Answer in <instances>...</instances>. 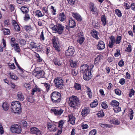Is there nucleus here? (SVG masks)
<instances>
[{
    "mask_svg": "<svg viewBox=\"0 0 135 135\" xmlns=\"http://www.w3.org/2000/svg\"><path fill=\"white\" fill-rule=\"evenodd\" d=\"M49 27L52 30L53 32L59 35L63 34L65 30L64 26L59 23H56V25L52 23L50 25Z\"/></svg>",
    "mask_w": 135,
    "mask_h": 135,
    "instance_id": "nucleus-1",
    "label": "nucleus"
},
{
    "mask_svg": "<svg viewBox=\"0 0 135 135\" xmlns=\"http://www.w3.org/2000/svg\"><path fill=\"white\" fill-rule=\"evenodd\" d=\"M89 66L87 64H83L80 67L81 72L83 73V79L87 81L90 79L91 76V70L89 69Z\"/></svg>",
    "mask_w": 135,
    "mask_h": 135,
    "instance_id": "nucleus-2",
    "label": "nucleus"
},
{
    "mask_svg": "<svg viewBox=\"0 0 135 135\" xmlns=\"http://www.w3.org/2000/svg\"><path fill=\"white\" fill-rule=\"evenodd\" d=\"M50 98L51 102L53 104H57L61 101V94L58 91H54L51 94Z\"/></svg>",
    "mask_w": 135,
    "mask_h": 135,
    "instance_id": "nucleus-3",
    "label": "nucleus"
},
{
    "mask_svg": "<svg viewBox=\"0 0 135 135\" xmlns=\"http://www.w3.org/2000/svg\"><path fill=\"white\" fill-rule=\"evenodd\" d=\"M11 111L15 113H20L21 112V104L19 101H13L11 103Z\"/></svg>",
    "mask_w": 135,
    "mask_h": 135,
    "instance_id": "nucleus-4",
    "label": "nucleus"
},
{
    "mask_svg": "<svg viewBox=\"0 0 135 135\" xmlns=\"http://www.w3.org/2000/svg\"><path fill=\"white\" fill-rule=\"evenodd\" d=\"M51 41L53 46L55 49L58 52L60 51V45L58 38L55 36H54L52 38Z\"/></svg>",
    "mask_w": 135,
    "mask_h": 135,
    "instance_id": "nucleus-5",
    "label": "nucleus"
},
{
    "mask_svg": "<svg viewBox=\"0 0 135 135\" xmlns=\"http://www.w3.org/2000/svg\"><path fill=\"white\" fill-rule=\"evenodd\" d=\"M63 82L61 78L57 77L54 79L53 82L57 88L61 89L62 88L63 86Z\"/></svg>",
    "mask_w": 135,
    "mask_h": 135,
    "instance_id": "nucleus-6",
    "label": "nucleus"
},
{
    "mask_svg": "<svg viewBox=\"0 0 135 135\" xmlns=\"http://www.w3.org/2000/svg\"><path fill=\"white\" fill-rule=\"evenodd\" d=\"M29 46L31 49H34L37 52L43 51L44 50V47H42L40 44L33 42H31L30 43Z\"/></svg>",
    "mask_w": 135,
    "mask_h": 135,
    "instance_id": "nucleus-7",
    "label": "nucleus"
},
{
    "mask_svg": "<svg viewBox=\"0 0 135 135\" xmlns=\"http://www.w3.org/2000/svg\"><path fill=\"white\" fill-rule=\"evenodd\" d=\"M67 102L70 106L74 109L76 108V96L72 95L67 99Z\"/></svg>",
    "mask_w": 135,
    "mask_h": 135,
    "instance_id": "nucleus-8",
    "label": "nucleus"
},
{
    "mask_svg": "<svg viewBox=\"0 0 135 135\" xmlns=\"http://www.w3.org/2000/svg\"><path fill=\"white\" fill-rule=\"evenodd\" d=\"M40 69H41V68L37 67L35 69L33 73L34 75L38 78L43 77L45 75L44 71L40 70Z\"/></svg>",
    "mask_w": 135,
    "mask_h": 135,
    "instance_id": "nucleus-9",
    "label": "nucleus"
},
{
    "mask_svg": "<svg viewBox=\"0 0 135 135\" xmlns=\"http://www.w3.org/2000/svg\"><path fill=\"white\" fill-rule=\"evenodd\" d=\"M51 111L55 115L60 116L63 113L64 110L61 107H55L51 109Z\"/></svg>",
    "mask_w": 135,
    "mask_h": 135,
    "instance_id": "nucleus-10",
    "label": "nucleus"
},
{
    "mask_svg": "<svg viewBox=\"0 0 135 135\" xmlns=\"http://www.w3.org/2000/svg\"><path fill=\"white\" fill-rule=\"evenodd\" d=\"M10 129L12 132L18 134L21 133L22 131L21 126L17 124L13 126Z\"/></svg>",
    "mask_w": 135,
    "mask_h": 135,
    "instance_id": "nucleus-11",
    "label": "nucleus"
},
{
    "mask_svg": "<svg viewBox=\"0 0 135 135\" xmlns=\"http://www.w3.org/2000/svg\"><path fill=\"white\" fill-rule=\"evenodd\" d=\"M75 50L74 47L72 46H69L68 49L66 50L65 52V55L67 57L72 56L74 54Z\"/></svg>",
    "mask_w": 135,
    "mask_h": 135,
    "instance_id": "nucleus-12",
    "label": "nucleus"
},
{
    "mask_svg": "<svg viewBox=\"0 0 135 135\" xmlns=\"http://www.w3.org/2000/svg\"><path fill=\"white\" fill-rule=\"evenodd\" d=\"M89 10L93 14H96L98 13L97 10L96 6L94 3L91 2H90L89 5Z\"/></svg>",
    "mask_w": 135,
    "mask_h": 135,
    "instance_id": "nucleus-13",
    "label": "nucleus"
},
{
    "mask_svg": "<svg viewBox=\"0 0 135 135\" xmlns=\"http://www.w3.org/2000/svg\"><path fill=\"white\" fill-rule=\"evenodd\" d=\"M47 128L51 132H55L57 130L56 125L53 123L48 122Z\"/></svg>",
    "mask_w": 135,
    "mask_h": 135,
    "instance_id": "nucleus-14",
    "label": "nucleus"
},
{
    "mask_svg": "<svg viewBox=\"0 0 135 135\" xmlns=\"http://www.w3.org/2000/svg\"><path fill=\"white\" fill-rule=\"evenodd\" d=\"M30 132L32 134H35L36 135H42V132L36 127L31 128Z\"/></svg>",
    "mask_w": 135,
    "mask_h": 135,
    "instance_id": "nucleus-15",
    "label": "nucleus"
},
{
    "mask_svg": "<svg viewBox=\"0 0 135 135\" xmlns=\"http://www.w3.org/2000/svg\"><path fill=\"white\" fill-rule=\"evenodd\" d=\"M64 123V122L62 120H60L58 122V127L59 128H60V129L58 130L56 135H58L62 133V129L63 128V125Z\"/></svg>",
    "mask_w": 135,
    "mask_h": 135,
    "instance_id": "nucleus-16",
    "label": "nucleus"
},
{
    "mask_svg": "<svg viewBox=\"0 0 135 135\" xmlns=\"http://www.w3.org/2000/svg\"><path fill=\"white\" fill-rule=\"evenodd\" d=\"M90 109L89 107H84L82 110L81 115L83 117H85L90 113Z\"/></svg>",
    "mask_w": 135,
    "mask_h": 135,
    "instance_id": "nucleus-17",
    "label": "nucleus"
},
{
    "mask_svg": "<svg viewBox=\"0 0 135 135\" xmlns=\"http://www.w3.org/2000/svg\"><path fill=\"white\" fill-rule=\"evenodd\" d=\"M110 41L109 42L108 46L109 48H112L114 44L115 43V38L113 35L109 37Z\"/></svg>",
    "mask_w": 135,
    "mask_h": 135,
    "instance_id": "nucleus-18",
    "label": "nucleus"
},
{
    "mask_svg": "<svg viewBox=\"0 0 135 135\" xmlns=\"http://www.w3.org/2000/svg\"><path fill=\"white\" fill-rule=\"evenodd\" d=\"M97 47V49L100 51L104 49L105 44L104 42L102 40L100 41L98 43Z\"/></svg>",
    "mask_w": 135,
    "mask_h": 135,
    "instance_id": "nucleus-19",
    "label": "nucleus"
},
{
    "mask_svg": "<svg viewBox=\"0 0 135 135\" xmlns=\"http://www.w3.org/2000/svg\"><path fill=\"white\" fill-rule=\"evenodd\" d=\"M58 20L61 22H63L66 19V17L64 12L59 13L57 15Z\"/></svg>",
    "mask_w": 135,
    "mask_h": 135,
    "instance_id": "nucleus-20",
    "label": "nucleus"
},
{
    "mask_svg": "<svg viewBox=\"0 0 135 135\" xmlns=\"http://www.w3.org/2000/svg\"><path fill=\"white\" fill-rule=\"evenodd\" d=\"M103 56L101 54H99L95 58L94 64L96 65H98L99 62H100L103 60Z\"/></svg>",
    "mask_w": 135,
    "mask_h": 135,
    "instance_id": "nucleus-21",
    "label": "nucleus"
},
{
    "mask_svg": "<svg viewBox=\"0 0 135 135\" xmlns=\"http://www.w3.org/2000/svg\"><path fill=\"white\" fill-rule=\"evenodd\" d=\"M52 62L56 66H61L62 65V63L60 62V59L56 57H54L52 60Z\"/></svg>",
    "mask_w": 135,
    "mask_h": 135,
    "instance_id": "nucleus-22",
    "label": "nucleus"
},
{
    "mask_svg": "<svg viewBox=\"0 0 135 135\" xmlns=\"http://www.w3.org/2000/svg\"><path fill=\"white\" fill-rule=\"evenodd\" d=\"M69 26L71 28H74L75 26V22L74 20L72 18H70L69 19Z\"/></svg>",
    "mask_w": 135,
    "mask_h": 135,
    "instance_id": "nucleus-23",
    "label": "nucleus"
},
{
    "mask_svg": "<svg viewBox=\"0 0 135 135\" xmlns=\"http://www.w3.org/2000/svg\"><path fill=\"white\" fill-rule=\"evenodd\" d=\"M90 34L94 38L96 39H98L99 37L98 36V32L95 29H93L90 32Z\"/></svg>",
    "mask_w": 135,
    "mask_h": 135,
    "instance_id": "nucleus-24",
    "label": "nucleus"
},
{
    "mask_svg": "<svg viewBox=\"0 0 135 135\" xmlns=\"http://www.w3.org/2000/svg\"><path fill=\"white\" fill-rule=\"evenodd\" d=\"M68 117L69 118V122L70 123L72 124H75V117L73 116L72 115H68Z\"/></svg>",
    "mask_w": 135,
    "mask_h": 135,
    "instance_id": "nucleus-25",
    "label": "nucleus"
},
{
    "mask_svg": "<svg viewBox=\"0 0 135 135\" xmlns=\"http://www.w3.org/2000/svg\"><path fill=\"white\" fill-rule=\"evenodd\" d=\"M21 11L24 14L26 13L29 12V10L28 7L26 6H22L20 8Z\"/></svg>",
    "mask_w": 135,
    "mask_h": 135,
    "instance_id": "nucleus-26",
    "label": "nucleus"
},
{
    "mask_svg": "<svg viewBox=\"0 0 135 135\" xmlns=\"http://www.w3.org/2000/svg\"><path fill=\"white\" fill-rule=\"evenodd\" d=\"M101 21L102 22V25L105 26L107 23L106 17L105 15H102L101 17Z\"/></svg>",
    "mask_w": 135,
    "mask_h": 135,
    "instance_id": "nucleus-27",
    "label": "nucleus"
},
{
    "mask_svg": "<svg viewBox=\"0 0 135 135\" xmlns=\"http://www.w3.org/2000/svg\"><path fill=\"white\" fill-rule=\"evenodd\" d=\"M18 99L22 101L24 99V96L21 91H19L17 94Z\"/></svg>",
    "mask_w": 135,
    "mask_h": 135,
    "instance_id": "nucleus-28",
    "label": "nucleus"
},
{
    "mask_svg": "<svg viewBox=\"0 0 135 135\" xmlns=\"http://www.w3.org/2000/svg\"><path fill=\"white\" fill-rule=\"evenodd\" d=\"M24 28L26 31L28 33L33 30V27L31 25H25Z\"/></svg>",
    "mask_w": 135,
    "mask_h": 135,
    "instance_id": "nucleus-29",
    "label": "nucleus"
},
{
    "mask_svg": "<svg viewBox=\"0 0 135 135\" xmlns=\"http://www.w3.org/2000/svg\"><path fill=\"white\" fill-rule=\"evenodd\" d=\"M86 88L87 89L86 92L88 97L89 98L91 99L92 97L91 90L87 86H86Z\"/></svg>",
    "mask_w": 135,
    "mask_h": 135,
    "instance_id": "nucleus-30",
    "label": "nucleus"
},
{
    "mask_svg": "<svg viewBox=\"0 0 135 135\" xmlns=\"http://www.w3.org/2000/svg\"><path fill=\"white\" fill-rule=\"evenodd\" d=\"M98 104V102L97 99L94 100L93 102L90 104V106L91 107L94 108L96 107Z\"/></svg>",
    "mask_w": 135,
    "mask_h": 135,
    "instance_id": "nucleus-31",
    "label": "nucleus"
},
{
    "mask_svg": "<svg viewBox=\"0 0 135 135\" xmlns=\"http://www.w3.org/2000/svg\"><path fill=\"white\" fill-rule=\"evenodd\" d=\"M37 93V95L38 97H44V92L40 88H39Z\"/></svg>",
    "mask_w": 135,
    "mask_h": 135,
    "instance_id": "nucleus-32",
    "label": "nucleus"
},
{
    "mask_svg": "<svg viewBox=\"0 0 135 135\" xmlns=\"http://www.w3.org/2000/svg\"><path fill=\"white\" fill-rule=\"evenodd\" d=\"M119 104V102L115 100H112L110 102V105L113 107H117Z\"/></svg>",
    "mask_w": 135,
    "mask_h": 135,
    "instance_id": "nucleus-33",
    "label": "nucleus"
},
{
    "mask_svg": "<svg viewBox=\"0 0 135 135\" xmlns=\"http://www.w3.org/2000/svg\"><path fill=\"white\" fill-rule=\"evenodd\" d=\"M81 36L77 40L78 43H79L80 45H82L84 41L85 38L83 37V35H81Z\"/></svg>",
    "mask_w": 135,
    "mask_h": 135,
    "instance_id": "nucleus-34",
    "label": "nucleus"
},
{
    "mask_svg": "<svg viewBox=\"0 0 135 135\" xmlns=\"http://www.w3.org/2000/svg\"><path fill=\"white\" fill-rule=\"evenodd\" d=\"M24 20L25 21H27L31 19L29 12H27L24 13Z\"/></svg>",
    "mask_w": 135,
    "mask_h": 135,
    "instance_id": "nucleus-35",
    "label": "nucleus"
},
{
    "mask_svg": "<svg viewBox=\"0 0 135 135\" xmlns=\"http://www.w3.org/2000/svg\"><path fill=\"white\" fill-rule=\"evenodd\" d=\"M21 125L24 128H27L28 123L25 120H22L21 122Z\"/></svg>",
    "mask_w": 135,
    "mask_h": 135,
    "instance_id": "nucleus-36",
    "label": "nucleus"
},
{
    "mask_svg": "<svg viewBox=\"0 0 135 135\" xmlns=\"http://www.w3.org/2000/svg\"><path fill=\"white\" fill-rule=\"evenodd\" d=\"M14 46V50L16 52L18 53L20 52L21 49L19 46L18 44H15V45Z\"/></svg>",
    "mask_w": 135,
    "mask_h": 135,
    "instance_id": "nucleus-37",
    "label": "nucleus"
},
{
    "mask_svg": "<svg viewBox=\"0 0 135 135\" xmlns=\"http://www.w3.org/2000/svg\"><path fill=\"white\" fill-rule=\"evenodd\" d=\"M35 13L36 16L38 17H42L44 16L41 11L38 10H37L36 11Z\"/></svg>",
    "mask_w": 135,
    "mask_h": 135,
    "instance_id": "nucleus-38",
    "label": "nucleus"
},
{
    "mask_svg": "<svg viewBox=\"0 0 135 135\" xmlns=\"http://www.w3.org/2000/svg\"><path fill=\"white\" fill-rule=\"evenodd\" d=\"M42 10L44 13V15L45 14H46V16L49 15V11L47 7H43L42 8Z\"/></svg>",
    "mask_w": 135,
    "mask_h": 135,
    "instance_id": "nucleus-39",
    "label": "nucleus"
},
{
    "mask_svg": "<svg viewBox=\"0 0 135 135\" xmlns=\"http://www.w3.org/2000/svg\"><path fill=\"white\" fill-rule=\"evenodd\" d=\"M115 14L119 17H121L122 16V14L121 11L118 9H116L115 10Z\"/></svg>",
    "mask_w": 135,
    "mask_h": 135,
    "instance_id": "nucleus-40",
    "label": "nucleus"
},
{
    "mask_svg": "<svg viewBox=\"0 0 135 135\" xmlns=\"http://www.w3.org/2000/svg\"><path fill=\"white\" fill-rule=\"evenodd\" d=\"M2 107L4 110H7L8 109L9 106L7 102H5L3 103Z\"/></svg>",
    "mask_w": 135,
    "mask_h": 135,
    "instance_id": "nucleus-41",
    "label": "nucleus"
},
{
    "mask_svg": "<svg viewBox=\"0 0 135 135\" xmlns=\"http://www.w3.org/2000/svg\"><path fill=\"white\" fill-rule=\"evenodd\" d=\"M26 99L28 102L31 103H33L34 101L33 97L32 96H29L27 97Z\"/></svg>",
    "mask_w": 135,
    "mask_h": 135,
    "instance_id": "nucleus-42",
    "label": "nucleus"
},
{
    "mask_svg": "<svg viewBox=\"0 0 135 135\" xmlns=\"http://www.w3.org/2000/svg\"><path fill=\"white\" fill-rule=\"evenodd\" d=\"M97 115L99 117H102L104 116V113L102 110L98 111Z\"/></svg>",
    "mask_w": 135,
    "mask_h": 135,
    "instance_id": "nucleus-43",
    "label": "nucleus"
},
{
    "mask_svg": "<svg viewBox=\"0 0 135 135\" xmlns=\"http://www.w3.org/2000/svg\"><path fill=\"white\" fill-rule=\"evenodd\" d=\"M122 38V37L121 36H117L115 41V43L117 44H119Z\"/></svg>",
    "mask_w": 135,
    "mask_h": 135,
    "instance_id": "nucleus-44",
    "label": "nucleus"
},
{
    "mask_svg": "<svg viewBox=\"0 0 135 135\" xmlns=\"http://www.w3.org/2000/svg\"><path fill=\"white\" fill-rule=\"evenodd\" d=\"M9 75L10 78L15 80H17L18 79V77L16 75L11 74V72L9 73Z\"/></svg>",
    "mask_w": 135,
    "mask_h": 135,
    "instance_id": "nucleus-45",
    "label": "nucleus"
},
{
    "mask_svg": "<svg viewBox=\"0 0 135 135\" xmlns=\"http://www.w3.org/2000/svg\"><path fill=\"white\" fill-rule=\"evenodd\" d=\"M39 88L36 87L33 88L31 90V93L32 95L34 94L35 92H37Z\"/></svg>",
    "mask_w": 135,
    "mask_h": 135,
    "instance_id": "nucleus-46",
    "label": "nucleus"
},
{
    "mask_svg": "<svg viewBox=\"0 0 135 135\" xmlns=\"http://www.w3.org/2000/svg\"><path fill=\"white\" fill-rule=\"evenodd\" d=\"M102 107L104 109H106L108 108V106L107 104V102H103L101 104Z\"/></svg>",
    "mask_w": 135,
    "mask_h": 135,
    "instance_id": "nucleus-47",
    "label": "nucleus"
},
{
    "mask_svg": "<svg viewBox=\"0 0 135 135\" xmlns=\"http://www.w3.org/2000/svg\"><path fill=\"white\" fill-rule=\"evenodd\" d=\"M3 31V33L4 35H8L10 34V31L8 29L4 28L2 30Z\"/></svg>",
    "mask_w": 135,
    "mask_h": 135,
    "instance_id": "nucleus-48",
    "label": "nucleus"
},
{
    "mask_svg": "<svg viewBox=\"0 0 135 135\" xmlns=\"http://www.w3.org/2000/svg\"><path fill=\"white\" fill-rule=\"evenodd\" d=\"M132 50V46L131 44H129L128 45V47H127L125 50V51L128 52H131Z\"/></svg>",
    "mask_w": 135,
    "mask_h": 135,
    "instance_id": "nucleus-49",
    "label": "nucleus"
},
{
    "mask_svg": "<svg viewBox=\"0 0 135 135\" xmlns=\"http://www.w3.org/2000/svg\"><path fill=\"white\" fill-rule=\"evenodd\" d=\"M51 9L52 14L54 15H55L56 14V9L53 6H51Z\"/></svg>",
    "mask_w": 135,
    "mask_h": 135,
    "instance_id": "nucleus-50",
    "label": "nucleus"
},
{
    "mask_svg": "<svg viewBox=\"0 0 135 135\" xmlns=\"http://www.w3.org/2000/svg\"><path fill=\"white\" fill-rule=\"evenodd\" d=\"M113 110L114 112L116 113L119 112L121 110V108L118 106L115 107L114 108Z\"/></svg>",
    "mask_w": 135,
    "mask_h": 135,
    "instance_id": "nucleus-51",
    "label": "nucleus"
},
{
    "mask_svg": "<svg viewBox=\"0 0 135 135\" xmlns=\"http://www.w3.org/2000/svg\"><path fill=\"white\" fill-rule=\"evenodd\" d=\"M43 31L41 32V34L40 35V39L41 41H44L45 39Z\"/></svg>",
    "mask_w": 135,
    "mask_h": 135,
    "instance_id": "nucleus-52",
    "label": "nucleus"
},
{
    "mask_svg": "<svg viewBox=\"0 0 135 135\" xmlns=\"http://www.w3.org/2000/svg\"><path fill=\"white\" fill-rule=\"evenodd\" d=\"M133 113L134 112L133 110L132 109H130L129 113V116L130 117V120H132L133 119Z\"/></svg>",
    "mask_w": 135,
    "mask_h": 135,
    "instance_id": "nucleus-53",
    "label": "nucleus"
},
{
    "mask_svg": "<svg viewBox=\"0 0 135 135\" xmlns=\"http://www.w3.org/2000/svg\"><path fill=\"white\" fill-rule=\"evenodd\" d=\"M26 89L27 90H29L31 87L30 84L28 83H27L24 85Z\"/></svg>",
    "mask_w": 135,
    "mask_h": 135,
    "instance_id": "nucleus-54",
    "label": "nucleus"
},
{
    "mask_svg": "<svg viewBox=\"0 0 135 135\" xmlns=\"http://www.w3.org/2000/svg\"><path fill=\"white\" fill-rule=\"evenodd\" d=\"M15 30L17 32H19L20 31V28L18 24L15 25L14 26Z\"/></svg>",
    "mask_w": 135,
    "mask_h": 135,
    "instance_id": "nucleus-55",
    "label": "nucleus"
},
{
    "mask_svg": "<svg viewBox=\"0 0 135 135\" xmlns=\"http://www.w3.org/2000/svg\"><path fill=\"white\" fill-rule=\"evenodd\" d=\"M43 84L46 88V90L48 91L50 89V84L46 83H45Z\"/></svg>",
    "mask_w": 135,
    "mask_h": 135,
    "instance_id": "nucleus-56",
    "label": "nucleus"
},
{
    "mask_svg": "<svg viewBox=\"0 0 135 135\" xmlns=\"http://www.w3.org/2000/svg\"><path fill=\"white\" fill-rule=\"evenodd\" d=\"M115 94L118 95H120L121 94V91L119 89H116L114 90Z\"/></svg>",
    "mask_w": 135,
    "mask_h": 135,
    "instance_id": "nucleus-57",
    "label": "nucleus"
},
{
    "mask_svg": "<svg viewBox=\"0 0 135 135\" xmlns=\"http://www.w3.org/2000/svg\"><path fill=\"white\" fill-rule=\"evenodd\" d=\"M82 20V18L80 15L76 13V20L78 22H81Z\"/></svg>",
    "mask_w": 135,
    "mask_h": 135,
    "instance_id": "nucleus-58",
    "label": "nucleus"
},
{
    "mask_svg": "<svg viewBox=\"0 0 135 135\" xmlns=\"http://www.w3.org/2000/svg\"><path fill=\"white\" fill-rule=\"evenodd\" d=\"M8 64L9 67L11 69L14 70L16 68L15 66L14 63H13L12 64L11 63H8Z\"/></svg>",
    "mask_w": 135,
    "mask_h": 135,
    "instance_id": "nucleus-59",
    "label": "nucleus"
},
{
    "mask_svg": "<svg viewBox=\"0 0 135 135\" xmlns=\"http://www.w3.org/2000/svg\"><path fill=\"white\" fill-rule=\"evenodd\" d=\"M44 50L45 51L46 54L47 56L48 54L50 52V47L48 46H46L44 48Z\"/></svg>",
    "mask_w": 135,
    "mask_h": 135,
    "instance_id": "nucleus-60",
    "label": "nucleus"
},
{
    "mask_svg": "<svg viewBox=\"0 0 135 135\" xmlns=\"http://www.w3.org/2000/svg\"><path fill=\"white\" fill-rule=\"evenodd\" d=\"M97 132V130L96 129H93L90 132L89 135H96Z\"/></svg>",
    "mask_w": 135,
    "mask_h": 135,
    "instance_id": "nucleus-61",
    "label": "nucleus"
},
{
    "mask_svg": "<svg viewBox=\"0 0 135 135\" xmlns=\"http://www.w3.org/2000/svg\"><path fill=\"white\" fill-rule=\"evenodd\" d=\"M26 41L24 39H22L20 40L19 43L21 46H23L26 44Z\"/></svg>",
    "mask_w": 135,
    "mask_h": 135,
    "instance_id": "nucleus-62",
    "label": "nucleus"
},
{
    "mask_svg": "<svg viewBox=\"0 0 135 135\" xmlns=\"http://www.w3.org/2000/svg\"><path fill=\"white\" fill-rule=\"evenodd\" d=\"M124 65V62L123 59H121L119 61L118 65L120 67H122Z\"/></svg>",
    "mask_w": 135,
    "mask_h": 135,
    "instance_id": "nucleus-63",
    "label": "nucleus"
},
{
    "mask_svg": "<svg viewBox=\"0 0 135 135\" xmlns=\"http://www.w3.org/2000/svg\"><path fill=\"white\" fill-rule=\"evenodd\" d=\"M131 9L134 11H135V3L133 2L131 3L130 5Z\"/></svg>",
    "mask_w": 135,
    "mask_h": 135,
    "instance_id": "nucleus-64",
    "label": "nucleus"
}]
</instances>
